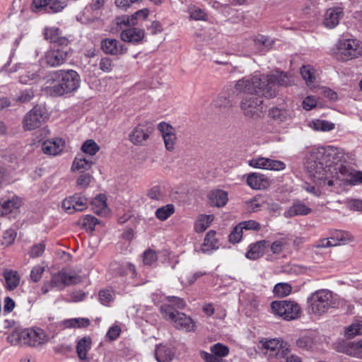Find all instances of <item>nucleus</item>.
<instances>
[{"mask_svg": "<svg viewBox=\"0 0 362 362\" xmlns=\"http://www.w3.org/2000/svg\"><path fill=\"white\" fill-rule=\"evenodd\" d=\"M344 157L342 149L333 146H314L305 163L307 172L314 182L325 185L329 173Z\"/></svg>", "mask_w": 362, "mask_h": 362, "instance_id": "1", "label": "nucleus"}, {"mask_svg": "<svg viewBox=\"0 0 362 362\" xmlns=\"http://www.w3.org/2000/svg\"><path fill=\"white\" fill-rule=\"evenodd\" d=\"M294 83L293 76L288 73L276 71V74H262L255 73L236 81L239 91L256 93L267 98L277 95L279 86H291Z\"/></svg>", "mask_w": 362, "mask_h": 362, "instance_id": "2", "label": "nucleus"}, {"mask_svg": "<svg viewBox=\"0 0 362 362\" xmlns=\"http://www.w3.org/2000/svg\"><path fill=\"white\" fill-rule=\"evenodd\" d=\"M81 77L73 69L50 71L45 83L47 93L53 96H62L76 91L80 86Z\"/></svg>", "mask_w": 362, "mask_h": 362, "instance_id": "3", "label": "nucleus"}, {"mask_svg": "<svg viewBox=\"0 0 362 362\" xmlns=\"http://www.w3.org/2000/svg\"><path fill=\"white\" fill-rule=\"evenodd\" d=\"M11 342L30 346H37L47 341V336L43 329L39 327L25 329L19 332L13 333L8 337Z\"/></svg>", "mask_w": 362, "mask_h": 362, "instance_id": "4", "label": "nucleus"}, {"mask_svg": "<svg viewBox=\"0 0 362 362\" xmlns=\"http://www.w3.org/2000/svg\"><path fill=\"white\" fill-rule=\"evenodd\" d=\"M81 281V277L74 271L63 269L52 276L50 281L46 282L42 287L43 293H47L51 288L62 290L64 287L76 284Z\"/></svg>", "mask_w": 362, "mask_h": 362, "instance_id": "5", "label": "nucleus"}, {"mask_svg": "<svg viewBox=\"0 0 362 362\" xmlns=\"http://www.w3.org/2000/svg\"><path fill=\"white\" fill-rule=\"evenodd\" d=\"M336 56L346 62L362 55V42L356 38H341L336 44Z\"/></svg>", "mask_w": 362, "mask_h": 362, "instance_id": "6", "label": "nucleus"}, {"mask_svg": "<svg viewBox=\"0 0 362 362\" xmlns=\"http://www.w3.org/2000/svg\"><path fill=\"white\" fill-rule=\"evenodd\" d=\"M235 90L238 93L246 94L240 103V108L244 115L250 118L259 117L261 114L265 110L262 98V97L264 96L256 93L239 91L236 89L235 86Z\"/></svg>", "mask_w": 362, "mask_h": 362, "instance_id": "7", "label": "nucleus"}, {"mask_svg": "<svg viewBox=\"0 0 362 362\" xmlns=\"http://www.w3.org/2000/svg\"><path fill=\"white\" fill-rule=\"evenodd\" d=\"M308 300L312 312L317 315L326 313L335 305L333 293L327 289H321L313 293Z\"/></svg>", "mask_w": 362, "mask_h": 362, "instance_id": "8", "label": "nucleus"}, {"mask_svg": "<svg viewBox=\"0 0 362 362\" xmlns=\"http://www.w3.org/2000/svg\"><path fill=\"white\" fill-rule=\"evenodd\" d=\"M160 311L163 317L173 322L177 329L186 332L194 330L195 324L192 319L182 313L173 310L170 305H163Z\"/></svg>", "mask_w": 362, "mask_h": 362, "instance_id": "9", "label": "nucleus"}, {"mask_svg": "<svg viewBox=\"0 0 362 362\" xmlns=\"http://www.w3.org/2000/svg\"><path fill=\"white\" fill-rule=\"evenodd\" d=\"M272 312L286 320L298 318L301 314V308L298 303L292 300L274 301L271 304Z\"/></svg>", "mask_w": 362, "mask_h": 362, "instance_id": "10", "label": "nucleus"}, {"mask_svg": "<svg viewBox=\"0 0 362 362\" xmlns=\"http://www.w3.org/2000/svg\"><path fill=\"white\" fill-rule=\"evenodd\" d=\"M333 170L335 171L336 177H332V179H327L326 184L329 187H333L332 192H339L338 186L341 185H352V180H354L356 171L348 167L340 164L334 167Z\"/></svg>", "mask_w": 362, "mask_h": 362, "instance_id": "11", "label": "nucleus"}, {"mask_svg": "<svg viewBox=\"0 0 362 362\" xmlns=\"http://www.w3.org/2000/svg\"><path fill=\"white\" fill-rule=\"evenodd\" d=\"M153 132L152 124L143 121L135 126L129 134V140L136 146H144Z\"/></svg>", "mask_w": 362, "mask_h": 362, "instance_id": "12", "label": "nucleus"}, {"mask_svg": "<svg viewBox=\"0 0 362 362\" xmlns=\"http://www.w3.org/2000/svg\"><path fill=\"white\" fill-rule=\"evenodd\" d=\"M69 51V49L66 45L51 48L45 52L42 61L49 67L62 66L68 59Z\"/></svg>", "mask_w": 362, "mask_h": 362, "instance_id": "13", "label": "nucleus"}, {"mask_svg": "<svg viewBox=\"0 0 362 362\" xmlns=\"http://www.w3.org/2000/svg\"><path fill=\"white\" fill-rule=\"evenodd\" d=\"M45 118L44 108L36 105L25 115L23 120V127L26 131L37 129L42 125Z\"/></svg>", "mask_w": 362, "mask_h": 362, "instance_id": "14", "label": "nucleus"}, {"mask_svg": "<svg viewBox=\"0 0 362 362\" xmlns=\"http://www.w3.org/2000/svg\"><path fill=\"white\" fill-rule=\"evenodd\" d=\"M248 165L255 168L263 170L281 171L286 169V164L279 160H273L269 158L258 156L248 161Z\"/></svg>", "mask_w": 362, "mask_h": 362, "instance_id": "15", "label": "nucleus"}, {"mask_svg": "<svg viewBox=\"0 0 362 362\" xmlns=\"http://www.w3.org/2000/svg\"><path fill=\"white\" fill-rule=\"evenodd\" d=\"M42 69L37 64H28L19 76L22 84L33 85L38 83L42 77Z\"/></svg>", "mask_w": 362, "mask_h": 362, "instance_id": "16", "label": "nucleus"}, {"mask_svg": "<svg viewBox=\"0 0 362 362\" xmlns=\"http://www.w3.org/2000/svg\"><path fill=\"white\" fill-rule=\"evenodd\" d=\"M263 347L266 349V354L269 356L285 357L286 351L288 350L287 344L278 339H272L267 340L263 344Z\"/></svg>", "mask_w": 362, "mask_h": 362, "instance_id": "17", "label": "nucleus"}, {"mask_svg": "<svg viewBox=\"0 0 362 362\" xmlns=\"http://www.w3.org/2000/svg\"><path fill=\"white\" fill-rule=\"evenodd\" d=\"M158 129L162 134L165 148L169 151L175 149L177 136L175 129L169 124L161 122L158 125Z\"/></svg>", "mask_w": 362, "mask_h": 362, "instance_id": "18", "label": "nucleus"}, {"mask_svg": "<svg viewBox=\"0 0 362 362\" xmlns=\"http://www.w3.org/2000/svg\"><path fill=\"white\" fill-rule=\"evenodd\" d=\"M102 50L107 54L121 55L127 52V49L118 40L106 38L101 41Z\"/></svg>", "mask_w": 362, "mask_h": 362, "instance_id": "19", "label": "nucleus"}, {"mask_svg": "<svg viewBox=\"0 0 362 362\" xmlns=\"http://www.w3.org/2000/svg\"><path fill=\"white\" fill-rule=\"evenodd\" d=\"M343 16V10L340 7H334L327 9L324 16L323 25L332 29L335 28Z\"/></svg>", "mask_w": 362, "mask_h": 362, "instance_id": "20", "label": "nucleus"}, {"mask_svg": "<svg viewBox=\"0 0 362 362\" xmlns=\"http://www.w3.org/2000/svg\"><path fill=\"white\" fill-rule=\"evenodd\" d=\"M64 141L60 138L45 141L42 144V151L44 153L56 156L60 153L64 148Z\"/></svg>", "mask_w": 362, "mask_h": 362, "instance_id": "21", "label": "nucleus"}, {"mask_svg": "<svg viewBox=\"0 0 362 362\" xmlns=\"http://www.w3.org/2000/svg\"><path fill=\"white\" fill-rule=\"evenodd\" d=\"M149 14V11L147 8H143L136 11L130 17L127 16H123L118 17L116 19L117 25H134L136 24L137 20H145Z\"/></svg>", "mask_w": 362, "mask_h": 362, "instance_id": "22", "label": "nucleus"}, {"mask_svg": "<svg viewBox=\"0 0 362 362\" xmlns=\"http://www.w3.org/2000/svg\"><path fill=\"white\" fill-rule=\"evenodd\" d=\"M45 39L49 40L52 43L59 45H67L69 40L66 37L62 36V31L57 27H47L43 31Z\"/></svg>", "mask_w": 362, "mask_h": 362, "instance_id": "23", "label": "nucleus"}, {"mask_svg": "<svg viewBox=\"0 0 362 362\" xmlns=\"http://www.w3.org/2000/svg\"><path fill=\"white\" fill-rule=\"evenodd\" d=\"M247 184L253 189L266 188L268 185L267 177L259 173H251L247 176Z\"/></svg>", "mask_w": 362, "mask_h": 362, "instance_id": "24", "label": "nucleus"}, {"mask_svg": "<svg viewBox=\"0 0 362 362\" xmlns=\"http://www.w3.org/2000/svg\"><path fill=\"white\" fill-rule=\"evenodd\" d=\"M144 37V31L140 28H129L121 33L122 40L131 43H138Z\"/></svg>", "mask_w": 362, "mask_h": 362, "instance_id": "25", "label": "nucleus"}, {"mask_svg": "<svg viewBox=\"0 0 362 362\" xmlns=\"http://www.w3.org/2000/svg\"><path fill=\"white\" fill-rule=\"evenodd\" d=\"M311 212V209L301 202H296L284 214L286 218L296 216H306Z\"/></svg>", "mask_w": 362, "mask_h": 362, "instance_id": "26", "label": "nucleus"}, {"mask_svg": "<svg viewBox=\"0 0 362 362\" xmlns=\"http://www.w3.org/2000/svg\"><path fill=\"white\" fill-rule=\"evenodd\" d=\"M267 241L260 240L255 243L250 244L245 257L251 260H256L263 256L264 249L267 247Z\"/></svg>", "mask_w": 362, "mask_h": 362, "instance_id": "27", "label": "nucleus"}, {"mask_svg": "<svg viewBox=\"0 0 362 362\" xmlns=\"http://www.w3.org/2000/svg\"><path fill=\"white\" fill-rule=\"evenodd\" d=\"M211 205L222 207L226 204L228 200V193L222 189L211 191L208 195Z\"/></svg>", "mask_w": 362, "mask_h": 362, "instance_id": "28", "label": "nucleus"}, {"mask_svg": "<svg viewBox=\"0 0 362 362\" xmlns=\"http://www.w3.org/2000/svg\"><path fill=\"white\" fill-rule=\"evenodd\" d=\"M92 209L95 214L102 216H106L110 213V209L106 202L104 194H99L91 202Z\"/></svg>", "mask_w": 362, "mask_h": 362, "instance_id": "29", "label": "nucleus"}, {"mask_svg": "<svg viewBox=\"0 0 362 362\" xmlns=\"http://www.w3.org/2000/svg\"><path fill=\"white\" fill-rule=\"evenodd\" d=\"M270 117L278 122H282L287 120H289L293 117V111L286 107H272L269 110Z\"/></svg>", "mask_w": 362, "mask_h": 362, "instance_id": "30", "label": "nucleus"}, {"mask_svg": "<svg viewBox=\"0 0 362 362\" xmlns=\"http://www.w3.org/2000/svg\"><path fill=\"white\" fill-rule=\"evenodd\" d=\"M93 164V163L91 159L84 157L82 154H78L76 156L73 162L71 170L74 172L80 171L83 173L90 170Z\"/></svg>", "mask_w": 362, "mask_h": 362, "instance_id": "31", "label": "nucleus"}, {"mask_svg": "<svg viewBox=\"0 0 362 362\" xmlns=\"http://www.w3.org/2000/svg\"><path fill=\"white\" fill-rule=\"evenodd\" d=\"M4 277L6 281V288L9 291H13L20 284V275L16 271L6 269L4 272Z\"/></svg>", "mask_w": 362, "mask_h": 362, "instance_id": "32", "label": "nucleus"}, {"mask_svg": "<svg viewBox=\"0 0 362 362\" xmlns=\"http://www.w3.org/2000/svg\"><path fill=\"white\" fill-rule=\"evenodd\" d=\"M274 41L262 35H258L254 39V45L259 52H266L273 46Z\"/></svg>", "mask_w": 362, "mask_h": 362, "instance_id": "33", "label": "nucleus"}, {"mask_svg": "<svg viewBox=\"0 0 362 362\" xmlns=\"http://www.w3.org/2000/svg\"><path fill=\"white\" fill-rule=\"evenodd\" d=\"M215 235L216 232L214 230H210L206 233L201 248L202 252L206 253L218 248V240Z\"/></svg>", "mask_w": 362, "mask_h": 362, "instance_id": "34", "label": "nucleus"}, {"mask_svg": "<svg viewBox=\"0 0 362 362\" xmlns=\"http://www.w3.org/2000/svg\"><path fill=\"white\" fill-rule=\"evenodd\" d=\"M90 324V320L86 317L71 318L62 322L65 328H85L88 327Z\"/></svg>", "mask_w": 362, "mask_h": 362, "instance_id": "35", "label": "nucleus"}, {"mask_svg": "<svg viewBox=\"0 0 362 362\" xmlns=\"http://www.w3.org/2000/svg\"><path fill=\"white\" fill-rule=\"evenodd\" d=\"M91 340L88 337H83L80 339L76 346V351L78 357L81 360L86 358L87 353L90 349Z\"/></svg>", "mask_w": 362, "mask_h": 362, "instance_id": "36", "label": "nucleus"}, {"mask_svg": "<svg viewBox=\"0 0 362 362\" xmlns=\"http://www.w3.org/2000/svg\"><path fill=\"white\" fill-rule=\"evenodd\" d=\"M155 355L158 362H169L173 358L171 350L162 345H159L156 347Z\"/></svg>", "mask_w": 362, "mask_h": 362, "instance_id": "37", "label": "nucleus"}, {"mask_svg": "<svg viewBox=\"0 0 362 362\" xmlns=\"http://www.w3.org/2000/svg\"><path fill=\"white\" fill-rule=\"evenodd\" d=\"M214 220L212 215H201L194 223V229L197 233H202L206 230Z\"/></svg>", "mask_w": 362, "mask_h": 362, "instance_id": "38", "label": "nucleus"}, {"mask_svg": "<svg viewBox=\"0 0 362 362\" xmlns=\"http://www.w3.org/2000/svg\"><path fill=\"white\" fill-rule=\"evenodd\" d=\"M300 74L308 86L312 87L315 81V69L310 65L303 66L300 68Z\"/></svg>", "mask_w": 362, "mask_h": 362, "instance_id": "39", "label": "nucleus"}, {"mask_svg": "<svg viewBox=\"0 0 362 362\" xmlns=\"http://www.w3.org/2000/svg\"><path fill=\"white\" fill-rule=\"evenodd\" d=\"M310 126L313 129L321 132H330L333 130L335 127L334 123L327 120L322 119L313 120Z\"/></svg>", "mask_w": 362, "mask_h": 362, "instance_id": "40", "label": "nucleus"}, {"mask_svg": "<svg viewBox=\"0 0 362 362\" xmlns=\"http://www.w3.org/2000/svg\"><path fill=\"white\" fill-rule=\"evenodd\" d=\"M175 212V207L173 204H168L156 209L155 215L160 221L167 220Z\"/></svg>", "mask_w": 362, "mask_h": 362, "instance_id": "41", "label": "nucleus"}, {"mask_svg": "<svg viewBox=\"0 0 362 362\" xmlns=\"http://www.w3.org/2000/svg\"><path fill=\"white\" fill-rule=\"evenodd\" d=\"M1 202L4 215L11 213L15 209H18L21 204V201L18 197H13L11 199L4 200Z\"/></svg>", "mask_w": 362, "mask_h": 362, "instance_id": "42", "label": "nucleus"}, {"mask_svg": "<svg viewBox=\"0 0 362 362\" xmlns=\"http://www.w3.org/2000/svg\"><path fill=\"white\" fill-rule=\"evenodd\" d=\"M206 274L205 272L202 271H197L194 273H186L180 277V281L183 285L189 286Z\"/></svg>", "mask_w": 362, "mask_h": 362, "instance_id": "43", "label": "nucleus"}, {"mask_svg": "<svg viewBox=\"0 0 362 362\" xmlns=\"http://www.w3.org/2000/svg\"><path fill=\"white\" fill-rule=\"evenodd\" d=\"M71 202L74 205L75 211H81L88 207V199L85 197L76 194L71 196Z\"/></svg>", "mask_w": 362, "mask_h": 362, "instance_id": "44", "label": "nucleus"}, {"mask_svg": "<svg viewBox=\"0 0 362 362\" xmlns=\"http://www.w3.org/2000/svg\"><path fill=\"white\" fill-rule=\"evenodd\" d=\"M292 290L291 286L288 283H278L274 287L273 292L275 296L285 297L288 296Z\"/></svg>", "mask_w": 362, "mask_h": 362, "instance_id": "45", "label": "nucleus"}, {"mask_svg": "<svg viewBox=\"0 0 362 362\" xmlns=\"http://www.w3.org/2000/svg\"><path fill=\"white\" fill-rule=\"evenodd\" d=\"M81 150L83 153L93 156L99 151L100 147L95 141L88 139L83 144Z\"/></svg>", "mask_w": 362, "mask_h": 362, "instance_id": "46", "label": "nucleus"}, {"mask_svg": "<svg viewBox=\"0 0 362 362\" xmlns=\"http://www.w3.org/2000/svg\"><path fill=\"white\" fill-rule=\"evenodd\" d=\"M362 334V322H356L347 327L345 329V335L349 338Z\"/></svg>", "mask_w": 362, "mask_h": 362, "instance_id": "47", "label": "nucleus"}, {"mask_svg": "<svg viewBox=\"0 0 362 362\" xmlns=\"http://www.w3.org/2000/svg\"><path fill=\"white\" fill-rule=\"evenodd\" d=\"M210 351L211 352V354L221 358L226 357L229 354L228 347L221 343H216L211 346L210 348Z\"/></svg>", "mask_w": 362, "mask_h": 362, "instance_id": "48", "label": "nucleus"}, {"mask_svg": "<svg viewBox=\"0 0 362 362\" xmlns=\"http://www.w3.org/2000/svg\"><path fill=\"white\" fill-rule=\"evenodd\" d=\"M99 300L101 304L108 305L114 300V291L111 289H104L99 291Z\"/></svg>", "mask_w": 362, "mask_h": 362, "instance_id": "49", "label": "nucleus"}, {"mask_svg": "<svg viewBox=\"0 0 362 362\" xmlns=\"http://www.w3.org/2000/svg\"><path fill=\"white\" fill-rule=\"evenodd\" d=\"M80 221L83 228L90 231L94 230L96 224L98 223V219L91 215L83 216Z\"/></svg>", "mask_w": 362, "mask_h": 362, "instance_id": "50", "label": "nucleus"}, {"mask_svg": "<svg viewBox=\"0 0 362 362\" xmlns=\"http://www.w3.org/2000/svg\"><path fill=\"white\" fill-rule=\"evenodd\" d=\"M68 4V0H50L49 13L61 12Z\"/></svg>", "mask_w": 362, "mask_h": 362, "instance_id": "51", "label": "nucleus"}, {"mask_svg": "<svg viewBox=\"0 0 362 362\" xmlns=\"http://www.w3.org/2000/svg\"><path fill=\"white\" fill-rule=\"evenodd\" d=\"M339 245L340 243H339L337 239L332 237L331 238H323L318 240L314 245V247L316 248H327L329 247H334Z\"/></svg>", "mask_w": 362, "mask_h": 362, "instance_id": "52", "label": "nucleus"}, {"mask_svg": "<svg viewBox=\"0 0 362 362\" xmlns=\"http://www.w3.org/2000/svg\"><path fill=\"white\" fill-rule=\"evenodd\" d=\"M243 230L239 224H238L232 230L228 236V240L230 243H239L243 237Z\"/></svg>", "mask_w": 362, "mask_h": 362, "instance_id": "53", "label": "nucleus"}, {"mask_svg": "<svg viewBox=\"0 0 362 362\" xmlns=\"http://www.w3.org/2000/svg\"><path fill=\"white\" fill-rule=\"evenodd\" d=\"M158 259L156 252L153 250H147L143 254V262L144 264L152 265Z\"/></svg>", "mask_w": 362, "mask_h": 362, "instance_id": "54", "label": "nucleus"}, {"mask_svg": "<svg viewBox=\"0 0 362 362\" xmlns=\"http://www.w3.org/2000/svg\"><path fill=\"white\" fill-rule=\"evenodd\" d=\"M50 0H33L32 4V9L35 12L41 10H45L49 13Z\"/></svg>", "mask_w": 362, "mask_h": 362, "instance_id": "55", "label": "nucleus"}, {"mask_svg": "<svg viewBox=\"0 0 362 362\" xmlns=\"http://www.w3.org/2000/svg\"><path fill=\"white\" fill-rule=\"evenodd\" d=\"M44 272H45V267L43 266H41V265L35 266L30 272V276L31 280L34 282H38L40 280Z\"/></svg>", "mask_w": 362, "mask_h": 362, "instance_id": "56", "label": "nucleus"}, {"mask_svg": "<svg viewBox=\"0 0 362 362\" xmlns=\"http://www.w3.org/2000/svg\"><path fill=\"white\" fill-rule=\"evenodd\" d=\"M238 224L243 230H259L261 228V225L254 220L245 221Z\"/></svg>", "mask_w": 362, "mask_h": 362, "instance_id": "57", "label": "nucleus"}, {"mask_svg": "<svg viewBox=\"0 0 362 362\" xmlns=\"http://www.w3.org/2000/svg\"><path fill=\"white\" fill-rule=\"evenodd\" d=\"M114 64L111 59L103 57L99 62V68L105 73L110 72L113 69Z\"/></svg>", "mask_w": 362, "mask_h": 362, "instance_id": "58", "label": "nucleus"}, {"mask_svg": "<svg viewBox=\"0 0 362 362\" xmlns=\"http://www.w3.org/2000/svg\"><path fill=\"white\" fill-rule=\"evenodd\" d=\"M189 16L193 20L201 21L205 18L206 13L200 8L194 6L189 10Z\"/></svg>", "mask_w": 362, "mask_h": 362, "instance_id": "59", "label": "nucleus"}, {"mask_svg": "<svg viewBox=\"0 0 362 362\" xmlns=\"http://www.w3.org/2000/svg\"><path fill=\"white\" fill-rule=\"evenodd\" d=\"M91 176L88 173H82L76 180V185L81 189L86 188L90 185Z\"/></svg>", "mask_w": 362, "mask_h": 362, "instance_id": "60", "label": "nucleus"}, {"mask_svg": "<svg viewBox=\"0 0 362 362\" xmlns=\"http://www.w3.org/2000/svg\"><path fill=\"white\" fill-rule=\"evenodd\" d=\"M45 250V245L44 243H40L33 245L30 250V257L33 258L40 257Z\"/></svg>", "mask_w": 362, "mask_h": 362, "instance_id": "61", "label": "nucleus"}, {"mask_svg": "<svg viewBox=\"0 0 362 362\" xmlns=\"http://www.w3.org/2000/svg\"><path fill=\"white\" fill-rule=\"evenodd\" d=\"M214 105L218 107H227L231 106V102L225 95H219L214 101Z\"/></svg>", "mask_w": 362, "mask_h": 362, "instance_id": "62", "label": "nucleus"}, {"mask_svg": "<svg viewBox=\"0 0 362 362\" xmlns=\"http://www.w3.org/2000/svg\"><path fill=\"white\" fill-rule=\"evenodd\" d=\"M303 107L305 110H310L317 106V98L315 96H308L303 101Z\"/></svg>", "mask_w": 362, "mask_h": 362, "instance_id": "63", "label": "nucleus"}, {"mask_svg": "<svg viewBox=\"0 0 362 362\" xmlns=\"http://www.w3.org/2000/svg\"><path fill=\"white\" fill-rule=\"evenodd\" d=\"M200 355L205 362H226L222 358L204 351L200 352Z\"/></svg>", "mask_w": 362, "mask_h": 362, "instance_id": "64", "label": "nucleus"}]
</instances>
